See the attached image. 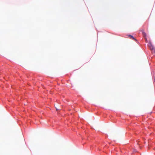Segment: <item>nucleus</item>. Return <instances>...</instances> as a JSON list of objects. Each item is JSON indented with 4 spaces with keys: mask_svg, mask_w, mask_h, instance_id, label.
Returning <instances> with one entry per match:
<instances>
[{
    "mask_svg": "<svg viewBox=\"0 0 155 155\" xmlns=\"http://www.w3.org/2000/svg\"><path fill=\"white\" fill-rule=\"evenodd\" d=\"M128 36L130 37V38L133 39L135 40V41H136V39H135L133 36H132L131 35H128Z\"/></svg>",
    "mask_w": 155,
    "mask_h": 155,
    "instance_id": "nucleus-1",
    "label": "nucleus"
},
{
    "mask_svg": "<svg viewBox=\"0 0 155 155\" xmlns=\"http://www.w3.org/2000/svg\"><path fill=\"white\" fill-rule=\"evenodd\" d=\"M142 34L143 35V36L146 37V33L144 32H142Z\"/></svg>",
    "mask_w": 155,
    "mask_h": 155,
    "instance_id": "nucleus-2",
    "label": "nucleus"
},
{
    "mask_svg": "<svg viewBox=\"0 0 155 155\" xmlns=\"http://www.w3.org/2000/svg\"><path fill=\"white\" fill-rule=\"evenodd\" d=\"M152 50V51L155 53V49H154V48L153 47Z\"/></svg>",
    "mask_w": 155,
    "mask_h": 155,
    "instance_id": "nucleus-3",
    "label": "nucleus"
},
{
    "mask_svg": "<svg viewBox=\"0 0 155 155\" xmlns=\"http://www.w3.org/2000/svg\"><path fill=\"white\" fill-rule=\"evenodd\" d=\"M56 109L57 110H59V109H58V108H56Z\"/></svg>",
    "mask_w": 155,
    "mask_h": 155,
    "instance_id": "nucleus-4",
    "label": "nucleus"
}]
</instances>
